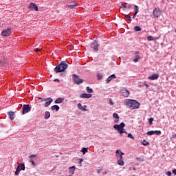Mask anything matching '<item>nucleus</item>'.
Returning a JSON list of instances; mask_svg holds the SVG:
<instances>
[{
	"label": "nucleus",
	"mask_w": 176,
	"mask_h": 176,
	"mask_svg": "<svg viewBox=\"0 0 176 176\" xmlns=\"http://www.w3.org/2000/svg\"><path fill=\"white\" fill-rule=\"evenodd\" d=\"M124 104L127 108H129V109L131 110L138 109V108H140L141 106L140 102L133 99H125L124 100Z\"/></svg>",
	"instance_id": "1"
},
{
	"label": "nucleus",
	"mask_w": 176,
	"mask_h": 176,
	"mask_svg": "<svg viewBox=\"0 0 176 176\" xmlns=\"http://www.w3.org/2000/svg\"><path fill=\"white\" fill-rule=\"evenodd\" d=\"M67 68L68 64H67L65 61H63L54 68V72H56V74H60V72H64Z\"/></svg>",
	"instance_id": "2"
},
{
	"label": "nucleus",
	"mask_w": 176,
	"mask_h": 176,
	"mask_svg": "<svg viewBox=\"0 0 176 176\" xmlns=\"http://www.w3.org/2000/svg\"><path fill=\"white\" fill-rule=\"evenodd\" d=\"M116 153L118 157V164L119 166H124V161H123V155H124V153L122 152V151L118 149L116 150Z\"/></svg>",
	"instance_id": "3"
},
{
	"label": "nucleus",
	"mask_w": 176,
	"mask_h": 176,
	"mask_svg": "<svg viewBox=\"0 0 176 176\" xmlns=\"http://www.w3.org/2000/svg\"><path fill=\"white\" fill-rule=\"evenodd\" d=\"M72 80L76 85H80V83H83V80L79 78V76L76 74L72 75Z\"/></svg>",
	"instance_id": "4"
},
{
	"label": "nucleus",
	"mask_w": 176,
	"mask_h": 176,
	"mask_svg": "<svg viewBox=\"0 0 176 176\" xmlns=\"http://www.w3.org/2000/svg\"><path fill=\"white\" fill-rule=\"evenodd\" d=\"M120 93L121 96H122V97L126 98L130 96V91H129V90H127V88L126 87L121 89Z\"/></svg>",
	"instance_id": "5"
},
{
	"label": "nucleus",
	"mask_w": 176,
	"mask_h": 176,
	"mask_svg": "<svg viewBox=\"0 0 176 176\" xmlns=\"http://www.w3.org/2000/svg\"><path fill=\"white\" fill-rule=\"evenodd\" d=\"M98 43L96 40L91 43V49H92L94 52H98Z\"/></svg>",
	"instance_id": "6"
},
{
	"label": "nucleus",
	"mask_w": 176,
	"mask_h": 176,
	"mask_svg": "<svg viewBox=\"0 0 176 176\" xmlns=\"http://www.w3.org/2000/svg\"><path fill=\"white\" fill-rule=\"evenodd\" d=\"M31 111V107H30V104H24L23 106V115H25V113H28V112Z\"/></svg>",
	"instance_id": "7"
},
{
	"label": "nucleus",
	"mask_w": 176,
	"mask_h": 176,
	"mask_svg": "<svg viewBox=\"0 0 176 176\" xmlns=\"http://www.w3.org/2000/svg\"><path fill=\"white\" fill-rule=\"evenodd\" d=\"M124 126H126L124 122H121L120 124H115L113 126V129H115V130H117L118 131H120V130L124 129Z\"/></svg>",
	"instance_id": "8"
},
{
	"label": "nucleus",
	"mask_w": 176,
	"mask_h": 176,
	"mask_svg": "<svg viewBox=\"0 0 176 176\" xmlns=\"http://www.w3.org/2000/svg\"><path fill=\"white\" fill-rule=\"evenodd\" d=\"M10 34H12V29L11 28H8L5 30H3L1 32V35L3 36H9V35H10Z\"/></svg>",
	"instance_id": "9"
},
{
	"label": "nucleus",
	"mask_w": 176,
	"mask_h": 176,
	"mask_svg": "<svg viewBox=\"0 0 176 176\" xmlns=\"http://www.w3.org/2000/svg\"><path fill=\"white\" fill-rule=\"evenodd\" d=\"M43 101H46L45 104V107H47L53 102V99L52 98H47L43 99Z\"/></svg>",
	"instance_id": "10"
},
{
	"label": "nucleus",
	"mask_w": 176,
	"mask_h": 176,
	"mask_svg": "<svg viewBox=\"0 0 176 176\" xmlns=\"http://www.w3.org/2000/svg\"><path fill=\"white\" fill-rule=\"evenodd\" d=\"M28 9H32L35 10L36 12H38L39 10V8H38V6L35 4L34 3H31L30 6H28Z\"/></svg>",
	"instance_id": "11"
},
{
	"label": "nucleus",
	"mask_w": 176,
	"mask_h": 176,
	"mask_svg": "<svg viewBox=\"0 0 176 176\" xmlns=\"http://www.w3.org/2000/svg\"><path fill=\"white\" fill-rule=\"evenodd\" d=\"M35 157H36V155H31L29 156V159H30V163H31L32 166H36V163L34 161V159H35Z\"/></svg>",
	"instance_id": "12"
},
{
	"label": "nucleus",
	"mask_w": 176,
	"mask_h": 176,
	"mask_svg": "<svg viewBox=\"0 0 176 176\" xmlns=\"http://www.w3.org/2000/svg\"><path fill=\"white\" fill-rule=\"evenodd\" d=\"M135 58H133V63H138V60L141 59V56H140V52L138 51H136L135 52Z\"/></svg>",
	"instance_id": "13"
},
{
	"label": "nucleus",
	"mask_w": 176,
	"mask_h": 176,
	"mask_svg": "<svg viewBox=\"0 0 176 176\" xmlns=\"http://www.w3.org/2000/svg\"><path fill=\"white\" fill-rule=\"evenodd\" d=\"M91 97H93V95L91 94L84 93L80 95V98H91Z\"/></svg>",
	"instance_id": "14"
},
{
	"label": "nucleus",
	"mask_w": 176,
	"mask_h": 176,
	"mask_svg": "<svg viewBox=\"0 0 176 176\" xmlns=\"http://www.w3.org/2000/svg\"><path fill=\"white\" fill-rule=\"evenodd\" d=\"M77 107L78 108V109H80V111H87V106L86 105H84V106H82V103H78L77 104Z\"/></svg>",
	"instance_id": "15"
},
{
	"label": "nucleus",
	"mask_w": 176,
	"mask_h": 176,
	"mask_svg": "<svg viewBox=\"0 0 176 176\" xmlns=\"http://www.w3.org/2000/svg\"><path fill=\"white\" fill-rule=\"evenodd\" d=\"M112 79H116V75L115 74H111L110 76H109L107 80H106V83H109Z\"/></svg>",
	"instance_id": "16"
},
{
	"label": "nucleus",
	"mask_w": 176,
	"mask_h": 176,
	"mask_svg": "<svg viewBox=\"0 0 176 176\" xmlns=\"http://www.w3.org/2000/svg\"><path fill=\"white\" fill-rule=\"evenodd\" d=\"M113 119H114V123H119V114L118 113H114L113 114Z\"/></svg>",
	"instance_id": "17"
},
{
	"label": "nucleus",
	"mask_w": 176,
	"mask_h": 176,
	"mask_svg": "<svg viewBox=\"0 0 176 176\" xmlns=\"http://www.w3.org/2000/svg\"><path fill=\"white\" fill-rule=\"evenodd\" d=\"M155 17H159L162 14V11L157 8H155Z\"/></svg>",
	"instance_id": "18"
},
{
	"label": "nucleus",
	"mask_w": 176,
	"mask_h": 176,
	"mask_svg": "<svg viewBox=\"0 0 176 176\" xmlns=\"http://www.w3.org/2000/svg\"><path fill=\"white\" fill-rule=\"evenodd\" d=\"M62 102H64V98H58L55 101V104H61Z\"/></svg>",
	"instance_id": "19"
},
{
	"label": "nucleus",
	"mask_w": 176,
	"mask_h": 176,
	"mask_svg": "<svg viewBox=\"0 0 176 176\" xmlns=\"http://www.w3.org/2000/svg\"><path fill=\"white\" fill-rule=\"evenodd\" d=\"M51 109L52 111H56V112L60 111V107H58V105L55 104L53 105L52 107H51Z\"/></svg>",
	"instance_id": "20"
},
{
	"label": "nucleus",
	"mask_w": 176,
	"mask_h": 176,
	"mask_svg": "<svg viewBox=\"0 0 176 176\" xmlns=\"http://www.w3.org/2000/svg\"><path fill=\"white\" fill-rule=\"evenodd\" d=\"M69 173L70 174L74 175L75 173V170H76V166H72V167L69 168Z\"/></svg>",
	"instance_id": "21"
},
{
	"label": "nucleus",
	"mask_w": 176,
	"mask_h": 176,
	"mask_svg": "<svg viewBox=\"0 0 176 176\" xmlns=\"http://www.w3.org/2000/svg\"><path fill=\"white\" fill-rule=\"evenodd\" d=\"M138 14V6H135V12L133 14V19H135V16H137Z\"/></svg>",
	"instance_id": "22"
},
{
	"label": "nucleus",
	"mask_w": 176,
	"mask_h": 176,
	"mask_svg": "<svg viewBox=\"0 0 176 176\" xmlns=\"http://www.w3.org/2000/svg\"><path fill=\"white\" fill-rule=\"evenodd\" d=\"M88 151H89V148L83 147L81 149V152H82V155H86V153H87Z\"/></svg>",
	"instance_id": "23"
},
{
	"label": "nucleus",
	"mask_w": 176,
	"mask_h": 176,
	"mask_svg": "<svg viewBox=\"0 0 176 176\" xmlns=\"http://www.w3.org/2000/svg\"><path fill=\"white\" fill-rule=\"evenodd\" d=\"M9 115V118L10 119H11V120H13V119H14V112L11 111L8 113Z\"/></svg>",
	"instance_id": "24"
},
{
	"label": "nucleus",
	"mask_w": 176,
	"mask_h": 176,
	"mask_svg": "<svg viewBox=\"0 0 176 176\" xmlns=\"http://www.w3.org/2000/svg\"><path fill=\"white\" fill-rule=\"evenodd\" d=\"M18 167H19V168H21V170H22L23 171H24V170H25V165L23 163H21L18 165Z\"/></svg>",
	"instance_id": "25"
},
{
	"label": "nucleus",
	"mask_w": 176,
	"mask_h": 176,
	"mask_svg": "<svg viewBox=\"0 0 176 176\" xmlns=\"http://www.w3.org/2000/svg\"><path fill=\"white\" fill-rule=\"evenodd\" d=\"M21 168H20V166H17L16 171H15V175H19L20 174V171H21Z\"/></svg>",
	"instance_id": "26"
},
{
	"label": "nucleus",
	"mask_w": 176,
	"mask_h": 176,
	"mask_svg": "<svg viewBox=\"0 0 176 176\" xmlns=\"http://www.w3.org/2000/svg\"><path fill=\"white\" fill-rule=\"evenodd\" d=\"M133 30H134V31H135L136 32H140V31H141V27H140V26H135L134 28H133Z\"/></svg>",
	"instance_id": "27"
},
{
	"label": "nucleus",
	"mask_w": 176,
	"mask_h": 176,
	"mask_svg": "<svg viewBox=\"0 0 176 176\" xmlns=\"http://www.w3.org/2000/svg\"><path fill=\"white\" fill-rule=\"evenodd\" d=\"M45 119H49L50 118V113L49 111H46L45 113Z\"/></svg>",
	"instance_id": "28"
},
{
	"label": "nucleus",
	"mask_w": 176,
	"mask_h": 176,
	"mask_svg": "<svg viewBox=\"0 0 176 176\" xmlns=\"http://www.w3.org/2000/svg\"><path fill=\"white\" fill-rule=\"evenodd\" d=\"M123 7L125 9H130V8H131V6H130V4L125 3L124 4H123Z\"/></svg>",
	"instance_id": "29"
},
{
	"label": "nucleus",
	"mask_w": 176,
	"mask_h": 176,
	"mask_svg": "<svg viewBox=\"0 0 176 176\" xmlns=\"http://www.w3.org/2000/svg\"><path fill=\"white\" fill-rule=\"evenodd\" d=\"M76 6H78V3H75L73 5H69L67 6L68 8H70V9H74V8H76Z\"/></svg>",
	"instance_id": "30"
},
{
	"label": "nucleus",
	"mask_w": 176,
	"mask_h": 176,
	"mask_svg": "<svg viewBox=\"0 0 176 176\" xmlns=\"http://www.w3.org/2000/svg\"><path fill=\"white\" fill-rule=\"evenodd\" d=\"M125 20H126V21H130L131 20V16L129 14L125 15Z\"/></svg>",
	"instance_id": "31"
},
{
	"label": "nucleus",
	"mask_w": 176,
	"mask_h": 176,
	"mask_svg": "<svg viewBox=\"0 0 176 176\" xmlns=\"http://www.w3.org/2000/svg\"><path fill=\"white\" fill-rule=\"evenodd\" d=\"M86 91L88 93H93V89L90 88V87H86Z\"/></svg>",
	"instance_id": "32"
},
{
	"label": "nucleus",
	"mask_w": 176,
	"mask_h": 176,
	"mask_svg": "<svg viewBox=\"0 0 176 176\" xmlns=\"http://www.w3.org/2000/svg\"><path fill=\"white\" fill-rule=\"evenodd\" d=\"M142 145H144V146H146V145H149V143L148 142V141L144 140L142 142Z\"/></svg>",
	"instance_id": "33"
},
{
	"label": "nucleus",
	"mask_w": 176,
	"mask_h": 176,
	"mask_svg": "<svg viewBox=\"0 0 176 176\" xmlns=\"http://www.w3.org/2000/svg\"><path fill=\"white\" fill-rule=\"evenodd\" d=\"M155 134V131H150L147 132V135H153Z\"/></svg>",
	"instance_id": "34"
},
{
	"label": "nucleus",
	"mask_w": 176,
	"mask_h": 176,
	"mask_svg": "<svg viewBox=\"0 0 176 176\" xmlns=\"http://www.w3.org/2000/svg\"><path fill=\"white\" fill-rule=\"evenodd\" d=\"M118 133L120 135H122V134H124V128H122L121 130L118 131Z\"/></svg>",
	"instance_id": "35"
},
{
	"label": "nucleus",
	"mask_w": 176,
	"mask_h": 176,
	"mask_svg": "<svg viewBox=\"0 0 176 176\" xmlns=\"http://www.w3.org/2000/svg\"><path fill=\"white\" fill-rule=\"evenodd\" d=\"M155 39V38H153V36H148L147 37V41H153Z\"/></svg>",
	"instance_id": "36"
},
{
	"label": "nucleus",
	"mask_w": 176,
	"mask_h": 176,
	"mask_svg": "<svg viewBox=\"0 0 176 176\" xmlns=\"http://www.w3.org/2000/svg\"><path fill=\"white\" fill-rule=\"evenodd\" d=\"M155 134L156 135H160L162 134V131H155Z\"/></svg>",
	"instance_id": "37"
},
{
	"label": "nucleus",
	"mask_w": 176,
	"mask_h": 176,
	"mask_svg": "<svg viewBox=\"0 0 176 176\" xmlns=\"http://www.w3.org/2000/svg\"><path fill=\"white\" fill-rule=\"evenodd\" d=\"M148 79H150V80H155V74H153L151 76H149Z\"/></svg>",
	"instance_id": "38"
},
{
	"label": "nucleus",
	"mask_w": 176,
	"mask_h": 176,
	"mask_svg": "<svg viewBox=\"0 0 176 176\" xmlns=\"http://www.w3.org/2000/svg\"><path fill=\"white\" fill-rule=\"evenodd\" d=\"M128 138H131V140H134V136H133V134L131 133L128 134Z\"/></svg>",
	"instance_id": "39"
},
{
	"label": "nucleus",
	"mask_w": 176,
	"mask_h": 176,
	"mask_svg": "<svg viewBox=\"0 0 176 176\" xmlns=\"http://www.w3.org/2000/svg\"><path fill=\"white\" fill-rule=\"evenodd\" d=\"M153 122V118H151L148 120V123H149V124H152Z\"/></svg>",
	"instance_id": "40"
},
{
	"label": "nucleus",
	"mask_w": 176,
	"mask_h": 176,
	"mask_svg": "<svg viewBox=\"0 0 176 176\" xmlns=\"http://www.w3.org/2000/svg\"><path fill=\"white\" fill-rule=\"evenodd\" d=\"M172 174H173V173H172L170 171H167V172L166 173V175H167V176H171Z\"/></svg>",
	"instance_id": "41"
},
{
	"label": "nucleus",
	"mask_w": 176,
	"mask_h": 176,
	"mask_svg": "<svg viewBox=\"0 0 176 176\" xmlns=\"http://www.w3.org/2000/svg\"><path fill=\"white\" fill-rule=\"evenodd\" d=\"M109 104L110 105H113V101H112V99H109Z\"/></svg>",
	"instance_id": "42"
},
{
	"label": "nucleus",
	"mask_w": 176,
	"mask_h": 176,
	"mask_svg": "<svg viewBox=\"0 0 176 176\" xmlns=\"http://www.w3.org/2000/svg\"><path fill=\"white\" fill-rule=\"evenodd\" d=\"M34 52H36V53H38V52H41V49H39V48H36V49L34 50Z\"/></svg>",
	"instance_id": "43"
},
{
	"label": "nucleus",
	"mask_w": 176,
	"mask_h": 176,
	"mask_svg": "<svg viewBox=\"0 0 176 176\" xmlns=\"http://www.w3.org/2000/svg\"><path fill=\"white\" fill-rule=\"evenodd\" d=\"M0 63H1V64H3L5 63V58H3V60H0Z\"/></svg>",
	"instance_id": "44"
},
{
	"label": "nucleus",
	"mask_w": 176,
	"mask_h": 176,
	"mask_svg": "<svg viewBox=\"0 0 176 176\" xmlns=\"http://www.w3.org/2000/svg\"><path fill=\"white\" fill-rule=\"evenodd\" d=\"M98 79H99V80H100V79H102V75H100V76L98 75Z\"/></svg>",
	"instance_id": "45"
},
{
	"label": "nucleus",
	"mask_w": 176,
	"mask_h": 176,
	"mask_svg": "<svg viewBox=\"0 0 176 176\" xmlns=\"http://www.w3.org/2000/svg\"><path fill=\"white\" fill-rule=\"evenodd\" d=\"M157 78H159V75L155 74V79H157Z\"/></svg>",
	"instance_id": "46"
},
{
	"label": "nucleus",
	"mask_w": 176,
	"mask_h": 176,
	"mask_svg": "<svg viewBox=\"0 0 176 176\" xmlns=\"http://www.w3.org/2000/svg\"><path fill=\"white\" fill-rule=\"evenodd\" d=\"M173 174H174L175 175H176V169H173Z\"/></svg>",
	"instance_id": "47"
},
{
	"label": "nucleus",
	"mask_w": 176,
	"mask_h": 176,
	"mask_svg": "<svg viewBox=\"0 0 176 176\" xmlns=\"http://www.w3.org/2000/svg\"><path fill=\"white\" fill-rule=\"evenodd\" d=\"M54 82H60V80L56 78V79L54 80Z\"/></svg>",
	"instance_id": "48"
},
{
	"label": "nucleus",
	"mask_w": 176,
	"mask_h": 176,
	"mask_svg": "<svg viewBox=\"0 0 176 176\" xmlns=\"http://www.w3.org/2000/svg\"><path fill=\"white\" fill-rule=\"evenodd\" d=\"M97 173H98V174H100V173H101V169L98 170Z\"/></svg>",
	"instance_id": "49"
},
{
	"label": "nucleus",
	"mask_w": 176,
	"mask_h": 176,
	"mask_svg": "<svg viewBox=\"0 0 176 176\" xmlns=\"http://www.w3.org/2000/svg\"><path fill=\"white\" fill-rule=\"evenodd\" d=\"M153 14L155 15V10H153Z\"/></svg>",
	"instance_id": "50"
},
{
	"label": "nucleus",
	"mask_w": 176,
	"mask_h": 176,
	"mask_svg": "<svg viewBox=\"0 0 176 176\" xmlns=\"http://www.w3.org/2000/svg\"><path fill=\"white\" fill-rule=\"evenodd\" d=\"M83 162V160L81 159L80 163H82Z\"/></svg>",
	"instance_id": "51"
},
{
	"label": "nucleus",
	"mask_w": 176,
	"mask_h": 176,
	"mask_svg": "<svg viewBox=\"0 0 176 176\" xmlns=\"http://www.w3.org/2000/svg\"><path fill=\"white\" fill-rule=\"evenodd\" d=\"M125 134H127V131H126V130H124V133Z\"/></svg>",
	"instance_id": "52"
},
{
	"label": "nucleus",
	"mask_w": 176,
	"mask_h": 176,
	"mask_svg": "<svg viewBox=\"0 0 176 176\" xmlns=\"http://www.w3.org/2000/svg\"><path fill=\"white\" fill-rule=\"evenodd\" d=\"M105 174H108V172H107V171L104 172V175H105Z\"/></svg>",
	"instance_id": "53"
},
{
	"label": "nucleus",
	"mask_w": 176,
	"mask_h": 176,
	"mask_svg": "<svg viewBox=\"0 0 176 176\" xmlns=\"http://www.w3.org/2000/svg\"><path fill=\"white\" fill-rule=\"evenodd\" d=\"M38 100H42V98H41V97H38Z\"/></svg>",
	"instance_id": "54"
},
{
	"label": "nucleus",
	"mask_w": 176,
	"mask_h": 176,
	"mask_svg": "<svg viewBox=\"0 0 176 176\" xmlns=\"http://www.w3.org/2000/svg\"><path fill=\"white\" fill-rule=\"evenodd\" d=\"M145 86L148 87V85L145 84Z\"/></svg>",
	"instance_id": "55"
},
{
	"label": "nucleus",
	"mask_w": 176,
	"mask_h": 176,
	"mask_svg": "<svg viewBox=\"0 0 176 176\" xmlns=\"http://www.w3.org/2000/svg\"><path fill=\"white\" fill-rule=\"evenodd\" d=\"M175 135H176V134H175Z\"/></svg>",
	"instance_id": "56"
}]
</instances>
